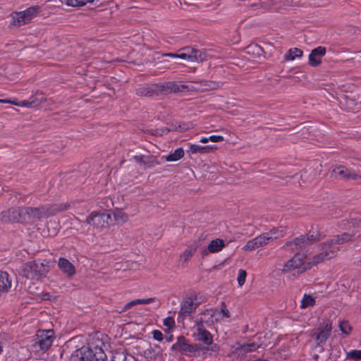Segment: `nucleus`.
I'll list each match as a JSON object with an SVG mask.
<instances>
[{
	"label": "nucleus",
	"instance_id": "c756f323",
	"mask_svg": "<svg viewBox=\"0 0 361 361\" xmlns=\"http://www.w3.org/2000/svg\"><path fill=\"white\" fill-rule=\"evenodd\" d=\"M338 327H339V330L345 336L350 335L352 331V329H353L349 322L346 321V320H340L339 324H338Z\"/></svg>",
	"mask_w": 361,
	"mask_h": 361
},
{
	"label": "nucleus",
	"instance_id": "58836bf2",
	"mask_svg": "<svg viewBox=\"0 0 361 361\" xmlns=\"http://www.w3.org/2000/svg\"><path fill=\"white\" fill-rule=\"evenodd\" d=\"M246 276H247V272L245 270H244V269L238 270L237 281H238V283L239 286L241 287L244 285V283L245 282Z\"/></svg>",
	"mask_w": 361,
	"mask_h": 361
},
{
	"label": "nucleus",
	"instance_id": "2f4dec72",
	"mask_svg": "<svg viewBox=\"0 0 361 361\" xmlns=\"http://www.w3.org/2000/svg\"><path fill=\"white\" fill-rule=\"evenodd\" d=\"M315 304L314 298L310 295L305 294L301 301V307L305 308L309 306H313Z\"/></svg>",
	"mask_w": 361,
	"mask_h": 361
},
{
	"label": "nucleus",
	"instance_id": "ea45409f",
	"mask_svg": "<svg viewBox=\"0 0 361 361\" xmlns=\"http://www.w3.org/2000/svg\"><path fill=\"white\" fill-rule=\"evenodd\" d=\"M44 207V214H45V216L46 218H48L49 216H54L56 214V212L55 211V207H54V204H51V205H49V206H43Z\"/></svg>",
	"mask_w": 361,
	"mask_h": 361
},
{
	"label": "nucleus",
	"instance_id": "a878e982",
	"mask_svg": "<svg viewBox=\"0 0 361 361\" xmlns=\"http://www.w3.org/2000/svg\"><path fill=\"white\" fill-rule=\"evenodd\" d=\"M183 53L187 54L192 57V62L197 61L198 60H202L201 56V52L192 47H185L180 49Z\"/></svg>",
	"mask_w": 361,
	"mask_h": 361
},
{
	"label": "nucleus",
	"instance_id": "bb28decb",
	"mask_svg": "<svg viewBox=\"0 0 361 361\" xmlns=\"http://www.w3.org/2000/svg\"><path fill=\"white\" fill-rule=\"evenodd\" d=\"M164 56L171 58L180 59L189 62H192V57L187 54L183 53L181 49H179L177 53L169 52L164 54Z\"/></svg>",
	"mask_w": 361,
	"mask_h": 361
},
{
	"label": "nucleus",
	"instance_id": "20e7f679",
	"mask_svg": "<svg viewBox=\"0 0 361 361\" xmlns=\"http://www.w3.org/2000/svg\"><path fill=\"white\" fill-rule=\"evenodd\" d=\"M49 271V262L34 260L23 265V272L27 279H35L45 277Z\"/></svg>",
	"mask_w": 361,
	"mask_h": 361
},
{
	"label": "nucleus",
	"instance_id": "37998d69",
	"mask_svg": "<svg viewBox=\"0 0 361 361\" xmlns=\"http://www.w3.org/2000/svg\"><path fill=\"white\" fill-rule=\"evenodd\" d=\"M149 156L146 155H135L133 157V159L137 164L146 165L148 163L147 159H149Z\"/></svg>",
	"mask_w": 361,
	"mask_h": 361
},
{
	"label": "nucleus",
	"instance_id": "79ce46f5",
	"mask_svg": "<svg viewBox=\"0 0 361 361\" xmlns=\"http://www.w3.org/2000/svg\"><path fill=\"white\" fill-rule=\"evenodd\" d=\"M66 5L71 7H82L85 6V2L82 0H66Z\"/></svg>",
	"mask_w": 361,
	"mask_h": 361
},
{
	"label": "nucleus",
	"instance_id": "4468645a",
	"mask_svg": "<svg viewBox=\"0 0 361 361\" xmlns=\"http://www.w3.org/2000/svg\"><path fill=\"white\" fill-rule=\"evenodd\" d=\"M23 208L12 207L1 212V221L4 222H18L21 219Z\"/></svg>",
	"mask_w": 361,
	"mask_h": 361
},
{
	"label": "nucleus",
	"instance_id": "f704fd0d",
	"mask_svg": "<svg viewBox=\"0 0 361 361\" xmlns=\"http://www.w3.org/2000/svg\"><path fill=\"white\" fill-rule=\"evenodd\" d=\"M347 358L354 361L361 360V349L351 350L349 352H347Z\"/></svg>",
	"mask_w": 361,
	"mask_h": 361
},
{
	"label": "nucleus",
	"instance_id": "f8f14e48",
	"mask_svg": "<svg viewBox=\"0 0 361 361\" xmlns=\"http://www.w3.org/2000/svg\"><path fill=\"white\" fill-rule=\"evenodd\" d=\"M172 348L185 355H190L198 349L196 345L190 344L184 336H179L177 341L172 345Z\"/></svg>",
	"mask_w": 361,
	"mask_h": 361
},
{
	"label": "nucleus",
	"instance_id": "c9c22d12",
	"mask_svg": "<svg viewBox=\"0 0 361 361\" xmlns=\"http://www.w3.org/2000/svg\"><path fill=\"white\" fill-rule=\"evenodd\" d=\"M311 58L312 56L319 57L321 59L323 56L326 54V48L322 46L317 47V48L314 49L311 51ZM312 60V59H311Z\"/></svg>",
	"mask_w": 361,
	"mask_h": 361
},
{
	"label": "nucleus",
	"instance_id": "412c9836",
	"mask_svg": "<svg viewBox=\"0 0 361 361\" xmlns=\"http://www.w3.org/2000/svg\"><path fill=\"white\" fill-rule=\"evenodd\" d=\"M12 286V281L6 271H0V291L7 293Z\"/></svg>",
	"mask_w": 361,
	"mask_h": 361
},
{
	"label": "nucleus",
	"instance_id": "4d7b16f0",
	"mask_svg": "<svg viewBox=\"0 0 361 361\" xmlns=\"http://www.w3.org/2000/svg\"><path fill=\"white\" fill-rule=\"evenodd\" d=\"M2 351H3V346H2L1 342L0 341V355L1 354Z\"/></svg>",
	"mask_w": 361,
	"mask_h": 361
},
{
	"label": "nucleus",
	"instance_id": "49530a36",
	"mask_svg": "<svg viewBox=\"0 0 361 361\" xmlns=\"http://www.w3.org/2000/svg\"><path fill=\"white\" fill-rule=\"evenodd\" d=\"M312 60L311 59V54L309 55V64L312 66H317L321 63V59L319 57L312 56Z\"/></svg>",
	"mask_w": 361,
	"mask_h": 361
},
{
	"label": "nucleus",
	"instance_id": "de8ad7c7",
	"mask_svg": "<svg viewBox=\"0 0 361 361\" xmlns=\"http://www.w3.org/2000/svg\"><path fill=\"white\" fill-rule=\"evenodd\" d=\"M152 334L153 338L156 341H161L164 338L163 334L159 330H157V329L153 330L152 332Z\"/></svg>",
	"mask_w": 361,
	"mask_h": 361
},
{
	"label": "nucleus",
	"instance_id": "a18cd8bd",
	"mask_svg": "<svg viewBox=\"0 0 361 361\" xmlns=\"http://www.w3.org/2000/svg\"><path fill=\"white\" fill-rule=\"evenodd\" d=\"M164 326H166L168 329H171L175 326V321L173 318L171 316H169L164 319L163 320Z\"/></svg>",
	"mask_w": 361,
	"mask_h": 361
},
{
	"label": "nucleus",
	"instance_id": "6e6d98bb",
	"mask_svg": "<svg viewBox=\"0 0 361 361\" xmlns=\"http://www.w3.org/2000/svg\"><path fill=\"white\" fill-rule=\"evenodd\" d=\"M94 0H82L83 2H85V5L87 3H93Z\"/></svg>",
	"mask_w": 361,
	"mask_h": 361
},
{
	"label": "nucleus",
	"instance_id": "f3484780",
	"mask_svg": "<svg viewBox=\"0 0 361 361\" xmlns=\"http://www.w3.org/2000/svg\"><path fill=\"white\" fill-rule=\"evenodd\" d=\"M225 247L224 240L216 238L212 240L208 245L207 249L202 251V256L207 255L208 253H216L222 250Z\"/></svg>",
	"mask_w": 361,
	"mask_h": 361
},
{
	"label": "nucleus",
	"instance_id": "dca6fc26",
	"mask_svg": "<svg viewBox=\"0 0 361 361\" xmlns=\"http://www.w3.org/2000/svg\"><path fill=\"white\" fill-rule=\"evenodd\" d=\"M198 247L197 243H192L188 245L187 248L180 255L179 261L181 263L182 267H186L189 259L194 255Z\"/></svg>",
	"mask_w": 361,
	"mask_h": 361
},
{
	"label": "nucleus",
	"instance_id": "09e8293b",
	"mask_svg": "<svg viewBox=\"0 0 361 361\" xmlns=\"http://www.w3.org/2000/svg\"><path fill=\"white\" fill-rule=\"evenodd\" d=\"M209 140L212 142H219L224 140V137L218 135H212L209 137Z\"/></svg>",
	"mask_w": 361,
	"mask_h": 361
},
{
	"label": "nucleus",
	"instance_id": "1a4fd4ad",
	"mask_svg": "<svg viewBox=\"0 0 361 361\" xmlns=\"http://www.w3.org/2000/svg\"><path fill=\"white\" fill-rule=\"evenodd\" d=\"M44 101V97L42 93L36 92L32 95L29 99L18 102L17 99L11 100L8 99H0V103L11 104L17 106L33 108L39 106Z\"/></svg>",
	"mask_w": 361,
	"mask_h": 361
},
{
	"label": "nucleus",
	"instance_id": "6e6552de",
	"mask_svg": "<svg viewBox=\"0 0 361 361\" xmlns=\"http://www.w3.org/2000/svg\"><path fill=\"white\" fill-rule=\"evenodd\" d=\"M259 347L255 342L237 343L231 346L228 356L233 361H240L248 353L255 351Z\"/></svg>",
	"mask_w": 361,
	"mask_h": 361
},
{
	"label": "nucleus",
	"instance_id": "7ed1b4c3",
	"mask_svg": "<svg viewBox=\"0 0 361 361\" xmlns=\"http://www.w3.org/2000/svg\"><path fill=\"white\" fill-rule=\"evenodd\" d=\"M324 235L320 233L317 229L313 228L309 231L306 235H301L295 238L293 240L287 242L283 248L291 251L296 250H301L305 248L307 245L313 243L315 241L320 240Z\"/></svg>",
	"mask_w": 361,
	"mask_h": 361
},
{
	"label": "nucleus",
	"instance_id": "0eeeda50",
	"mask_svg": "<svg viewBox=\"0 0 361 361\" xmlns=\"http://www.w3.org/2000/svg\"><path fill=\"white\" fill-rule=\"evenodd\" d=\"M54 338L53 330H38L33 340L32 345L36 350H40L44 353L52 345Z\"/></svg>",
	"mask_w": 361,
	"mask_h": 361
},
{
	"label": "nucleus",
	"instance_id": "b1692460",
	"mask_svg": "<svg viewBox=\"0 0 361 361\" xmlns=\"http://www.w3.org/2000/svg\"><path fill=\"white\" fill-rule=\"evenodd\" d=\"M207 310H204L203 312L201 313L200 317L197 319L195 324H202L205 326H212L214 322L213 320V317L210 315V314H208L207 315Z\"/></svg>",
	"mask_w": 361,
	"mask_h": 361
},
{
	"label": "nucleus",
	"instance_id": "5701e85b",
	"mask_svg": "<svg viewBox=\"0 0 361 361\" xmlns=\"http://www.w3.org/2000/svg\"><path fill=\"white\" fill-rule=\"evenodd\" d=\"M44 207H27L26 208V212L29 214L33 219L39 220L42 218H46L44 214Z\"/></svg>",
	"mask_w": 361,
	"mask_h": 361
},
{
	"label": "nucleus",
	"instance_id": "473e14b6",
	"mask_svg": "<svg viewBox=\"0 0 361 361\" xmlns=\"http://www.w3.org/2000/svg\"><path fill=\"white\" fill-rule=\"evenodd\" d=\"M207 314H210V315L213 317V320L214 323H217L223 319L219 309H208Z\"/></svg>",
	"mask_w": 361,
	"mask_h": 361
},
{
	"label": "nucleus",
	"instance_id": "9b49d317",
	"mask_svg": "<svg viewBox=\"0 0 361 361\" xmlns=\"http://www.w3.org/2000/svg\"><path fill=\"white\" fill-rule=\"evenodd\" d=\"M157 96L159 94H168L172 92H179L184 89L183 85H180L175 81L164 82L162 83L154 84Z\"/></svg>",
	"mask_w": 361,
	"mask_h": 361
},
{
	"label": "nucleus",
	"instance_id": "393cba45",
	"mask_svg": "<svg viewBox=\"0 0 361 361\" xmlns=\"http://www.w3.org/2000/svg\"><path fill=\"white\" fill-rule=\"evenodd\" d=\"M154 301V298H149L147 299H135L133 300L128 302H127L124 307H123L122 312H126L128 310H130L131 307H133L135 305H145V304H149Z\"/></svg>",
	"mask_w": 361,
	"mask_h": 361
},
{
	"label": "nucleus",
	"instance_id": "13d9d810",
	"mask_svg": "<svg viewBox=\"0 0 361 361\" xmlns=\"http://www.w3.org/2000/svg\"><path fill=\"white\" fill-rule=\"evenodd\" d=\"M313 358H314V360H318V358H319V355H314V357H313Z\"/></svg>",
	"mask_w": 361,
	"mask_h": 361
},
{
	"label": "nucleus",
	"instance_id": "8fccbe9b",
	"mask_svg": "<svg viewBox=\"0 0 361 361\" xmlns=\"http://www.w3.org/2000/svg\"><path fill=\"white\" fill-rule=\"evenodd\" d=\"M204 85L207 86L206 89H216L219 87V84L214 81H205Z\"/></svg>",
	"mask_w": 361,
	"mask_h": 361
},
{
	"label": "nucleus",
	"instance_id": "aec40b11",
	"mask_svg": "<svg viewBox=\"0 0 361 361\" xmlns=\"http://www.w3.org/2000/svg\"><path fill=\"white\" fill-rule=\"evenodd\" d=\"M334 173L341 178H351L353 180H357L358 178H361V176L356 174L355 173L350 172L345 166H338L334 169Z\"/></svg>",
	"mask_w": 361,
	"mask_h": 361
},
{
	"label": "nucleus",
	"instance_id": "4be33fe9",
	"mask_svg": "<svg viewBox=\"0 0 361 361\" xmlns=\"http://www.w3.org/2000/svg\"><path fill=\"white\" fill-rule=\"evenodd\" d=\"M155 87L154 84L153 85H145L139 87L136 90V94L141 97H154L157 96L156 90L154 88Z\"/></svg>",
	"mask_w": 361,
	"mask_h": 361
},
{
	"label": "nucleus",
	"instance_id": "ddd939ff",
	"mask_svg": "<svg viewBox=\"0 0 361 361\" xmlns=\"http://www.w3.org/2000/svg\"><path fill=\"white\" fill-rule=\"evenodd\" d=\"M198 306V304L195 302L194 299L192 298H188L181 304L180 310L178 315V321L180 319H184L186 317L191 315L192 312L195 311Z\"/></svg>",
	"mask_w": 361,
	"mask_h": 361
},
{
	"label": "nucleus",
	"instance_id": "6ab92c4d",
	"mask_svg": "<svg viewBox=\"0 0 361 361\" xmlns=\"http://www.w3.org/2000/svg\"><path fill=\"white\" fill-rule=\"evenodd\" d=\"M285 235V231L281 230L280 233L276 235V236H271L270 233H264L258 236H257V239L258 240L259 247H264L270 243V242L276 240L277 238L283 237Z\"/></svg>",
	"mask_w": 361,
	"mask_h": 361
},
{
	"label": "nucleus",
	"instance_id": "3c124183",
	"mask_svg": "<svg viewBox=\"0 0 361 361\" xmlns=\"http://www.w3.org/2000/svg\"><path fill=\"white\" fill-rule=\"evenodd\" d=\"M281 230H283L281 228H274L272 229H271L269 231V232H267L266 233H270V235L271 236H276V235H278L279 233H280V231Z\"/></svg>",
	"mask_w": 361,
	"mask_h": 361
},
{
	"label": "nucleus",
	"instance_id": "cd10ccee",
	"mask_svg": "<svg viewBox=\"0 0 361 361\" xmlns=\"http://www.w3.org/2000/svg\"><path fill=\"white\" fill-rule=\"evenodd\" d=\"M184 156V150L183 148H177L175 151L171 154H169L166 160L167 161H176L180 159Z\"/></svg>",
	"mask_w": 361,
	"mask_h": 361
},
{
	"label": "nucleus",
	"instance_id": "9d476101",
	"mask_svg": "<svg viewBox=\"0 0 361 361\" xmlns=\"http://www.w3.org/2000/svg\"><path fill=\"white\" fill-rule=\"evenodd\" d=\"M110 219V214L106 212H92L86 218V222L94 228L100 229L108 227Z\"/></svg>",
	"mask_w": 361,
	"mask_h": 361
},
{
	"label": "nucleus",
	"instance_id": "7c9ffc66",
	"mask_svg": "<svg viewBox=\"0 0 361 361\" xmlns=\"http://www.w3.org/2000/svg\"><path fill=\"white\" fill-rule=\"evenodd\" d=\"M259 248L257 237L248 240L246 244L242 247L245 252H250Z\"/></svg>",
	"mask_w": 361,
	"mask_h": 361
},
{
	"label": "nucleus",
	"instance_id": "72a5a7b5",
	"mask_svg": "<svg viewBox=\"0 0 361 361\" xmlns=\"http://www.w3.org/2000/svg\"><path fill=\"white\" fill-rule=\"evenodd\" d=\"M188 147H189V149L187 152L189 154H197V153L204 154V148L203 147V146L189 143Z\"/></svg>",
	"mask_w": 361,
	"mask_h": 361
},
{
	"label": "nucleus",
	"instance_id": "a19ab883",
	"mask_svg": "<svg viewBox=\"0 0 361 361\" xmlns=\"http://www.w3.org/2000/svg\"><path fill=\"white\" fill-rule=\"evenodd\" d=\"M116 221H121L122 222H126L128 221V216L124 212L119 210L114 214Z\"/></svg>",
	"mask_w": 361,
	"mask_h": 361
},
{
	"label": "nucleus",
	"instance_id": "2eb2a0df",
	"mask_svg": "<svg viewBox=\"0 0 361 361\" xmlns=\"http://www.w3.org/2000/svg\"><path fill=\"white\" fill-rule=\"evenodd\" d=\"M197 336L198 341L205 345H211L213 343V336L212 334L205 329L202 324H195Z\"/></svg>",
	"mask_w": 361,
	"mask_h": 361
},
{
	"label": "nucleus",
	"instance_id": "4c0bfd02",
	"mask_svg": "<svg viewBox=\"0 0 361 361\" xmlns=\"http://www.w3.org/2000/svg\"><path fill=\"white\" fill-rule=\"evenodd\" d=\"M54 204V209L56 212V214L68 210V209L71 208V204L70 203H61V204Z\"/></svg>",
	"mask_w": 361,
	"mask_h": 361
},
{
	"label": "nucleus",
	"instance_id": "a211bd4d",
	"mask_svg": "<svg viewBox=\"0 0 361 361\" xmlns=\"http://www.w3.org/2000/svg\"><path fill=\"white\" fill-rule=\"evenodd\" d=\"M60 270L68 276H72L75 274V268L67 259L60 257L58 262Z\"/></svg>",
	"mask_w": 361,
	"mask_h": 361
},
{
	"label": "nucleus",
	"instance_id": "c85d7f7f",
	"mask_svg": "<svg viewBox=\"0 0 361 361\" xmlns=\"http://www.w3.org/2000/svg\"><path fill=\"white\" fill-rule=\"evenodd\" d=\"M302 56V51L298 48H293L289 49L288 54L285 55V60L293 61L296 58H300Z\"/></svg>",
	"mask_w": 361,
	"mask_h": 361
},
{
	"label": "nucleus",
	"instance_id": "603ef678",
	"mask_svg": "<svg viewBox=\"0 0 361 361\" xmlns=\"http://www.w3.org/2000/svg\"><path fill=\"white\" fill-rule=\"evenodd\" d=\"M203 147L204 148V154L216 148V147L215 145H211L203 146Z\"/></svg>",
	"mask_w": 361,
	"mask_h": 361
},
{
	"label": "nucleus",
	"instance_id": "c03bdc74",
	"mask_svg": "<svg viewBox=\"0 0 361 361\" xmlns=\"http://www.w3.org/2000/svg\"><path fill=\"white\" fill-rule=\"evenodd\" d=\"M221 317H223V319L224 318H229L231 317V314L229 310L227 309L226 305L225 302H221V308L219 309Z\"/></svg>",
	"mask_w": 361,
	"mask_h": 361
},
{
	"label": "nucleus",
	"instance_id": "e433bc0d",
	"mask_svg": "<svg viewBox=\"0 0 361 361\" xmlns=\"http://www.w3.org/2000/svg\"><path fill=\"white\" fill-rule=\"evenodd\" d=\"M128 356H130V354L124 352H116L112 356L111 361H126Z\"/></svg>",
	"mask_w": 361,
	"mask_h": 361
},
{
	"label": "nucleus",
	"instance_id": "423d86ee",
	"mask_svg": "<svg viewBox=\"0 0 361 361\" xmlns=\"http://www.w3.org/2000/svg\"><path fill=\"white\" fill-rule=\"evenodd\" d=\"M332 331V324L330 321L321 323L317 328H314L310 333V336L314 339L316 344L314 349L319 348V351L324 350L323 345L326 343Z\"/></svg>",
	"mask_w": 361,
	"mask_h": 361
},
{
	"label": "nucleus",
	"instance_id": "f03ea898",
	"mask_svg": "<svg viewBox=\"0 0 361 361\" xmlns=\"http://www.w3.org/2000/svg\"><path fill=\"white\" fill-rule=\"evenodd\" d=\"M71 356L73 361H107V356L102 348L93 343L75 350Z\"/></svg>",
	"mask_w": 361,
	"mask_h": 361
},
{
	"label": "nucleus",
	"instance_id": "864d4df0",
	"mask_svg": "<svg viewBox=\"0 0 361 361\" xmlns=\"http://www.w3.org/2000/svg\"><path fill=\"white\" fill-rule=\"evenodd\" d=\"M209 141V137H202L200 140V142H202V143H207Z\"/></svg>",
	"mask_w": 361,
	"mask_h": 361
},
{
	"label": "nucleus",
	"instance_id": "f257e3e1",
	"mask_svg": "<svg viewBox=\"0 0 361 361\" xmlns=\"http://www.w3.org/2000/svg\"><path fill=\"white\" fill-rule=\"evenodd\" d=\"M352 238L353 235L347 233L334 235L327 242L319 244L318 252L306 260L304 255L296 253L285 264L283 271L284 272L297 271L298 273H302L310 269L312 267L335 257L338 251V245L350 241Z\"/></svg>",
	"mask_w": 361,
	"mask_h": 361
},
{
	"label": "nucleus",
	"instance_id": "39448f33",
	"mask_svg": "<svg viewBox=\"0 0 361 361\" xmlns=\"http://www.w3.org/2000/svg\"><path fill=\"white\" fill-rule=\"evenodd\" d=\"M40 11L39 6H32L22 11H14L11 14L10 25L20 27L30 23Z\"/></svg>",
	"mask_w": 361,
	"mask_h": 361
},
{
	"label": "nucleus",
	"instance_id": "5fc2aeb1",
	"mask_svg": "<svg viewBox=\"0 0 361 361\" xmlns=\"http://www.w3.org/2000/svg\"><path fill=\"white\" fill-rule=\"evenodd\" d=\"M126 361H137V360L135 359V357H133V355H130V356H128Z\"/></svg>",
	"mask_w": 361,
	"mask_h": 361
}]
</instances>
